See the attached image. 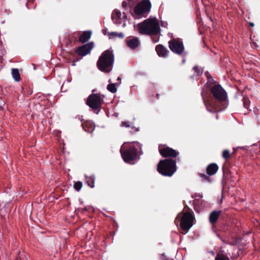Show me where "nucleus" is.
Segmentation results:
<instances>
[{
  "mask_svg": "<svg viewBox=\"0 0 260 260\" xmlns=\"http://www.w3.org/2000/svg\"><path fill=\"white\" fill-rule=\"evenodd\" d=\"M103 103V99L98 93H92L90 94L87 99L86 104L93 111L98 110L99 112L101 110L102 105Z\"/></svg>",
  "mask_w": 260,
  "mask_h": 260,
  "instance_id": "obj_8",
  "label": "nucleus"
},
{
  "mask_svg": "<svg viewBox=\"0 0 260 260\" xmlns=\"http://www.w3.org/2000/svg\"><path fill=\"white\" fill-rule=\"evenodd\" d=\"M222 156L226 160L229 159L231 157L230 151L227 149L224 150L222 152Z\"/></svg>",
  "mask_w": 260,
  "mask_h": 260,
  "instance_id": "obj_26",
  "label": "nucleus"
},
{
  "mask_svg": "<svg viewBox=\"0 0 260 260\" xmlns=\"http://www.w3.org/2000/svg\"><path fill=\"white\" fill-rule=\"evenodd\" d=\"M215 260H230L229 257L223 254L218 253L215 258Z\"/></svg>",
  "mask_w": 260,
  "mask_h": 260,
  "instance_id": "obj_23",
  "label": "nucleus"
},
{
  "mask_svg": "<svg viewBox=\"0 0 260 260\" xmlns=\"http://www.w3.org/2000/svg\"><path fill=\"white\" fill-rule=\"evenodd\" d=\"M128 1H132V2H134V1H132V0H128Z\"/></svg>",
  "mask_w": 260,
  "mask_h": 260,
  "instance_id": "obj_40",
  "label": "nucleus"
},
{
  "mask_svg": "<svg viewBox=\"0 0 260 260\" xmlns=\"http://www.w3.org/2000/svg\"><path fill=\"white\" fill-rule=\"evenodd\" d=\"M216 118L218 119V115H216Z\"/></svg>",
  "mask_w": 260,
  "mask_h": 260,
  "instance_id": "obj_39",
  "label": "nucleus"
},
{
  "mask_svg": "<svg viewBox=\"0 0 260 260\" xmlns=\"http://www.w3.org/2000/svg\"><path fill=\"white\" fill-rule=\"evenodd\" d=\"M218 170V166L215 163H211L207 166L206 171L207 174L209 176H212L216 173Z\"/></svg>",
  "mask_w": 260,
  "mask_h": 260,
  "instance_id": "obj_16",
  "label": "nucleus"
},
{
  "mask_svg": "<svg viewBox=\"0 0 260 260\" xmlns=\"http://www.w3.org/2000/svg\"><path fill=\"white\" fill-rule=\"evenodd\" d=\"M126 45L132 49H135L139 45V41L137 38L129 37L126 40Z\"/></svg>",
  "mask_w": 260,
  "mask_h": 260,
  "instance_id": "obj_13",
  "label": "nucleus"
},
{
  "mask_svg": "<svg viewBox=\"0 0 260 260\" xmlns=\"http://www.w3.org/2000/svg\"><path fill=\"white\" fill-rule=\"evenodd\" d=\"M103 33L105 35H106V32H107V30L106 29H103Z\"/></svg>",
  "mask_w": 260,
  "mask_h": 260,
  "instance_id": "obj_34",
  "label": "nucleus"
},
{
  "mask_svg": "<svg viewBox=\"0 0 260 260\" xmlns=\"http://www.w3.org/2000/svg\"><path fill=\"white\" fill-rule=\"evenodd\" d=\"M85 180L87 185L90 187L91 188H93L94 187V182L95 180V177L94 175H92L90 176H85Z\"/></svg>",
  "mask_w": 260,
  "mask_h": 260,
  "instance_id": "obj_19",
  "label": "nucleus"
},
{
  "mask_svg": "<svg viewBox=\"0 0 260 260\" xmlns=\"http://www.w3.org/2000/svg\"><path fill=\"white\" fill-rule=\"evenodd\" d=\"M155 50L159 57L164 58L168 57L169 53V51L161 44L156 45Z\"/></svg>",
  "mask_w": 260,
  "mask_h": 260,
  "instance_id": "obj_12",
  "label": "nucleus"
},
{
  "mask_svg": "<svg viewBox=\"0 0 260 260\" xmlns=\"http://www.w3.org/2000/svg\"><path fill=\"white\" fill-rule=\"evenodd\" d=\"M82 182L81 181H77L74 184V188L77 191H79L82 187Z\"/></svg>",
  "mask_w": 260,
  "mask_h": 260,
  "instance_id": "obj_27",
  "label": "nucleus"
},
{
  "mask_svg": "<svg viewBox=\"0 0 260 260\" xmlns=\"http://www.w3.org/2000/svg\"><path fill=\"white\" fill-rule=\"evenodd\" d=\"M2 236V235L1 234V233H0V237H1Z\"/></svg>",
  "mask_w": 260,
  "mask_h": 260,
  "instance_id": "obj_42",
  "label": "nucleus"
},
{
  "mask_svg": "<svg viewBox=\"0 0 260 260\" xmlns=\"http://www.w3.org/2000/svg\"><path fill=\"white\" fill-rule=\"evenodd\" d=\"M159 94H156V96H157V98L158 99L159 98Z\"/></svg>",
  "mask_w": 260,
  "mask_h": 260,
  "instance_id": "obj_38",
  "label": "nucleus"
},
{
  "mask_svg": "<svg viewBox=\"0 0 260 260\" xmlns=\"http://www.w3.org/2000/svg\"><path fill=\"white\" fill-rule=\"evenodd\" d=\"M249 25L251 27H253L254 26V24L251 22H249Z\"/></svg>",
  "mask_w": 260,
  "mask_h": 260,
  "instance_id": "obj_33",
  "label": "nucleus"
},
{
  "mask_svg": "<svg viewBox=\"0 0 260 260\" xmlns=\"http://www.w3.org/2000/svg\"><path fill=\"white\" fill-rule=\"evenodd\" d=\"M194 210L196 212H199L198 209H197L196 207H194Z\"/></svg>",
  "mask_w": 260,
  "mask_h": 260,
  "instance_id": "obj_36",
  "label": "nucleus"
},
{
  "mask_svg": "<svg viewBox=\"0 0 260 260\" xmlns=\"http://www.w3.org/2000/svg\"><path fill=\"white\" fill-rule=\"evenodd\" d=\"M16 260H28L27 258L25 257V255L24 253H19L18 255L16 257Z\"/></svg>",
  "mask_w": 260,
  "mask_h": 260,
  "instance_id": "obj_29",
  "label": "nucleus"
},
{
  "mask_svg": "<svg viewBox=\"0 0 260 260\" xmlns=\"http://www.w3.org/2000/svg\"><path fill=\"white\" fill-rule=\"evenodd\" d=\"M137 146L141 149V145L139 143H137Z\"/></svg>",
  "mask_w": 260,
  "mask_h": 260,
  "instance_id": "obj_35",
  "label": "nucleus"
},
{
  "mask_svg": "<svg viewBox=\"0 0 260 260\" xmlns=\"http://www.w3.org/2000/svg\"><path fill=\"white\" fill-rule=\"evenodd\" d=\"M82 126L84 130L88 133L93 131L95 127L93 122L90 120H86L82 122Z\"/></svg>",
  "mask_w": 260,
  "mask_h": 260,
  "instance_id": "obj_15",
  "label": "nucleus"
},
{
  "mask_svg": "<svg viewBox=\"0 0 260 260\" xmlns=\"http://www.w3.org/2000/svg\"><path fill=\"white\" fill-rule=\"evenodd\" d=\"M114 55L113 51L108 49L100 56L96 62L98 69L105 73H110L113 67Z\"/></svg>",
  "mask_w": 260,
  "mask_h": 260,
  "instance_id": "obj_2",
  "label": "nucleus"
},
{
  "mask_svg": "<svg viewBox=\"0 0 260 260\" xmlns=\"http://www.w3.org/2000/svg\"><path fill=\"white\" fill-rule=\"evenodd\" d=\"M122 6L123 8L126 7L127 6V3L125 1H123L122 3Z\"/></svg>",
  "mask_w": 260,
  "mask_h": 260,
  "instance_id": "obj_31",
  "label": "nucleus"
},
{
  "mask_svg": "<svg viewBox=\"0 0 260 260\" xmlns=\"http://www.w3.org/2000/svg\"><path fill=\"white\" fill-rule=\"evenodd\" d=\"M139 32L142 35H156L160 31L158 21L156 18L145 20L138 25Z\"/></svg>",
  "mask_w": 260,
  "mask_h": 260,
  "instance_id": "obj_3",
  "label": "nucleus"
},
{
  "mask_svg": "<svg viewBox=\"0 0 260 260\" xmlns=\"http://www.w3.org/2000/svg\"><path fill=\"white\" fill-rule=\"evenodd\" d=\"M210 76H211L210 75H209V76H207L208 81L209 80V78H210Z\"/></svg>",
  "mask_w": 260,
  "mask_h": 260,
  "instance_id": "obj_37",
  "label": "nucleus"
},
{
  "mask_svg": "<svg viewBox=\"0 0 260 260\" xmlns=\"http://www.w3.org/2000/svg\"><path fill=\"white\" fill-rule=\"evenodd\" d=\"M107 89L111 93H115L117 91L116 84L115 83H110L107 85Z\"/></svg>",
  "mask_w": 260,
  "mask_h": 260,
  "instance_id": "obj_22",
  "label": "nucleus"
},
{
  "mask_svg": "<svg viewBox=\"0 0 260 260\" xmlns=\"http://www.w3.org/2000/svg\"><path fill=\"white\" fill-rule=\"evenodd\" d=\"M158 151L160 154L165 158L167 157H176L179 154L178 151L169 147L166 145H159L158 146Z\"/></svg>",
  "mask_w": 260,
  "mask_h": 260,
  "instance_id": "obj_10",
  "label": "nucleus"
},
{
  "mask_svg": "<svg viewBox=\"0 0 260 260\" xmlns=\"http://www.w3.org/2000/svg\"><path fill=\"white\" fill-rule=\"evenodd\" d=\"M75 61H74V63H73V65H75Z\"/></svg>",
  "mask_w": 260,
  "mask_h": 260,
  "instance_id": "obj_41",
  "label": "nucleus"
},
{
  "mask_svg": "<svg viewBox=\"0 0 260 260\" xmlns=\"http://www.w3.org/2000/svg\"><path fill=\"white\" fill-rule=\"evenodd\" d=\"M181 215V213L177 215L175 220V222L177 223L178 221H180V226L182 231L181 233L182 234H185L188 232L192 226L194 217L191 210L183 213L181 217L180 216Z\"/></svg>",
  "mask_w": 260,
  "mask_h": 260,
  "instance_id": "obj_5",
  "label": "nucleus"
},
{
  "mask_svg": "<svg viewBox=\"0 0 260 260\" xmlns=\"http://www.w3.org/2000/svg\"><path fill=\"white\" fill-rule=\"evenodd\" d=\"M170 50L174 53L180 55L184 51V46L181 39L173 38L169 42Z\"/></svg>",
  "mask_w": 260,
  "mask_h": 260,
  "instance_id": "obj_9",
  "label": "nucleus"
},
{
  "mask_svg": "<svg viewBox=\"0 0 260 260\" xmlns=\"http://www.w3.org/2000/svg\"><path fill=\"white\" fill-rule=\"evenodd\" d=\"M121 12L118 10H114L111 15V18L114 23H117L121 19Z\"/></svg>",
  "mask_w": 260,
  "mask_h": 260,
  "instance_id": "obj_18",
  "label": "nucleus"
},
{
  "mask_svg": "<svg viewBox=\"0 0 260 260\" xmlns=\"http://www.w3.org/2000/svg\"><path fill=\"white\" fill-rule=\"evenodd\" d=\"M121 125L123 127H129L131 126L129 122L128 121L122 122Z\"/></svg>",
  "mask_w": 260,
  "mask_h": 260,
  "instance_id": "obj_30",
  "label": "nucleus"
},
{
  "mask_svg": "<svg viewBox=\"0 0 260 260\" xmlns=\"http://www.w3.org/2000/svg\"><path fill=\"white\" fill-rule=\"evenodd\" d=\"M249 102H250V101L248 98H247L246 96L243 97V106L245 108H248Z\"/></svg>",
  "mask_w": 260,
  "mask_h": 260,
  "instance_id": "obj_28",
  "label": "nucleus"
},
{
  "mask_svg": "<svg viewBox=\"0 0 260 260\" xmlns=\"http://www.w3.org/2000/svg\"><path fill=\"white\" fill-rule=\"evenodd\" d=\"M108 35L109 36H113L114 37H119L120 38H123L124 35L122 32H111L109 33Z\"/></svg>",
  "mask_w": 260,
  "mask_h": 260,
  "instance_id": "obj_25",
  "label": "nucleus"
},
{
  "mask_svg": "<svg viewBox=\"0 0 260 260\" xmlns=\"http://www.w3.org/2000/svg\"><path fill=\"white\" fill-rule=\"evenodd\" d=\"M214 80L213 79V78L212 77V76H210V78H209V80H208V82H212V81H213Z\"/></svg>",
  "mask_w": 260,
  "mask_h": 260,
  "instance_id": "obj_32",
  "label": "nucleus"
},
{
  "mask_svg": "<svg viewBox=\"0 0 260 260\" xmlns=\"http://www.w3.org/2000/svg\"><path fill=\"white\" fill-rule=\"evenodd\" d=\"M157 170L162 175L171 177L177 170L176 161L171 158L160 160L157 164Z\"/></svg>",
  "mask_w": 260,
  "mask_h": 260,
  "instance_id": "obj_4",
  "label": "nucleus"
},
{
  "mask_svg": "<svg viewBox=\"0 0 260 260\" xmlns=\"http://www.w3.org/2000/svg\"><path fill=\"white\" fill-rule=\"evenodd\" d=\"M12 75L13 78L16 81H19L20 80V76L19 71L17 69H12Z\"/></svg>",
  "mask_w": 260,
  "mask_h": 260,
  "instance_id": "obj_20",
  "label": "nucleus"
},
{
  "mask_svg": "<svg viewBox=\"0 0 260 260\" xmlns=\"http://www.w3.org/2000/svg\"><path fill=\"white\" fill-rule=\"evenodd\" d=\"M221 213L220 210H214L211 212L209 216V222L213 225L215 224L219 218V216Z\"/></svg>",
  "mask_w": 260,
  "mask_h": 260,
  "instance_id": "obj_14",
  "label": "nucleus"
},
{
  "mask_svg": "<svg viewBox=\"0 0 260 260\" xmlns=\"http://www.w3.org/2000/svg\"><path fill=\"white\" fill-rule=\"evenodd\" d=\"M151 4L149 0H143L135 7L134 12L138 17H146L150 12Z\"/></svg>",
  "mask_w": 260,
  "mask_h": 260,
  "instance_id": "obj_7",
  "label": "nucleus"
},
{
  "mask_svg": "<svg viewBox=\"0 0 260 260\" xmlns=\"http://www.w3.org/2000/svg\"><path fill=\"white\" fill-rule=\"evenodd\" d=\"M210 91L214 99L206 101L204 92L201 95L207 110L210 112H218L222 111L226 107L228 98L225 90L219 84H215L210 88Z\"/></svg>",
  "mask_w": 260,
  "mask_h": 260,
  "instance_id": "obj_1",
  "label": "nucleus"
},
{
  "mask_svg": "<svg viewBox=\"0 0 260 260\" xmlns=\"http://www.w3.org/2000/svg\"><path fill=\"white\" fill-rule=\"evenodd\" d=\"M192 69L196 76H200L203 74V69L199 66H195Z\"/></svg>",
  "mask_w": 260,
  "mask_h": 260,
  "instance_id": "obj_21",
  "label": "nucleus"
},
{
  "mask_svg": "<svg viewBox=\"0 0 260 260\" xmlns=\"http://www.w3.org/2000/svg\"><path fill=\"white\" fill-rule=\"evenodd\" d=\"M91 36V31H84L82 32V34L80 36L79 38V41L82 43H84L87 42L90 38Z\"/></svg>",
  "mask_w": 260,
  "mask_h": 260,
  "instance_id": "obj_17",
  "label": "nucleus"
},
{
  "mask_svg": "<svg viewBox=\"0 0 260 260\" xmlns=\"http://www.w3.org/2000/svg\"><path fill=\"white\" fill-rule=\"evenodd\" d=\"M199 175L200 177H201L202 178V180L204 181V182H211V178L209 176L206 175V174H203V173H200L199 174Z\"/></svg>",
  "mask_w": 260,
  "mask_h": 260,
  "instance_id": "obj_24",
  "label": "nucleus"
},
{
  "mask_svg": "<svg viewBox=\"0 0 260 260\" xmlns=\"http://www.w3.org/2000/svg\"><path fill=\"white\" fill-rule=\"evenodd\" d=\"M120 153L123 160L126 163L134 164L132 162L138 158V149L134 145H131L126 148H121Z\"/></svg>",
  "mask_w": 260,
  "mask_h": 260,
  "instance_id": "obj_6",
  "label": "nucleus"
},
{
  "mask_svg": "<svg viewBox=\"0 0 260 260\" xmlns=\"http://www.w3.org/2000/svg\"><path fill=\"white\" fill-rule=\"evenodd\" d=\"M93 48V43L89 42L78 47L76 49L75 53L80 56H84L90 53Z\"/></svg>",
  "mask_w": 260,
  "mask_h": 260,
  "instance_id": "obj_11",
  "label": "nucleus"
}]
</instances>
